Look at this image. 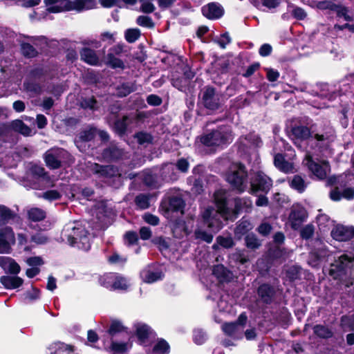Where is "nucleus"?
Returning <instances> with one entry per match:
<instances>
[{"mask_svg":"<svg viewBox=\"0 0 354 354\" xmlns=\"http://www.w3.org/2000/svg\"><path fill=\"white\" fill-rule=\"evenodd\" d=\"M123 52L122 46L117 45L111 47L105 57V64L112 68L124 69L125 66L124 62L117 57Z\"/></svg>","mask_w":354,"mask_h":354,"instance_id":"11","label":"nucleus"},{"mask_svg":"<svg viewBox=\"0 0 354 354\" xmlns=\"http://www.w3.org/2000/svg\"><path fill=\"white\" fill-rule=\"evenodd\" d=\"M95 0H71V10L81 12L86 10L95 8Z\"/></svg>","mask_w":354,"mask_h":354,"instance_id":"20","label":"nucleus"},{"mask_svg":"<svg viewBox=\"0 0 354 354\" xmlns=\"http://www.w3.org/2000/svg\"><path fill=\"white\" fill-rule=\"evenodd\" d=\"M28 218L34 222H38L46 218L44 210L38 207H32L27 211Z\"/></svg>","mask_w":354,"mask_h":354,"instance_id":"26","label":"nucleus"},{"mask_svg":"<svg viewBox=\"0 0 354 354\" xmlns=\"http://www.w3.org/2000/svg\"><path fill=\"white\" fill-rule=\"evenodd\" d=\"M234 212L236 214H238L240 211H241L243 209L244 206H248L247 201L241 198H236L234 200Z\"/></svg>","mask_w":354,"mask_h":354,"instance_id":"61","label":"nucleus"},{"mask_svg":"<svg viewBox=\"0 0 354 354\" xmlns=\"http://www.w3.org/2000/svg\"><path fill=\"white\" fill-rule=\"evenodd\" d=\"M81 59L91 65H97L99 58L95 52L90 48H84L80 52Z\"/></svg>","mask_w":354,"mask_h":354,"instance_id":"24","label":"nucleus"},{"mask_svg":"<svg viewBox=\"0 0 354 354\" xmlns=\"http://www.w3.org/2000/svg\"><path fill=\"white\" fill-rule=\"evenodd\" d=\"M95 173L100 174L101 176L111 178L120 176L119 171L116 167L112 165L101 166L95 164L93 167Z\"/></svg>","mask_w":354,"mask_h":354,"instance_id":"19","label":"nucleus"},{"mask_svg":"<svg viewBox=\"0 0 354 354\" xmlns=\"http://www.w3.org/2000/svg\"><path fill=\"white\" fill-rule=\"evenodd\" d=\"M141 277L146 283H153L162 278L160 272H152L149 270H144L141 272Z\"/></svg>","mask_w":354,"mask_h":354,"instance_id":"27","label":"nucleus"},{"mask_svg":"<svg viewBox=\"0 0 354 354\" xmlns=\"http://www.w3.org/2000/svg\"><path fill=\"white\" fill-rule=\"evenodd\" d=\"M306 218V213L304 209H293L289 216V221L292 228L297 230Z\"/></svg>","mask_w":354,"mask_h":354,"instance_id":"18","label":"nucleus"},{"mask_svg":"<svg viewBox=\"0 0 354 354\" xmlns=\"http://www.w3.org/2000/svg\"><path fill=\"white\" fill-rule=\"evenodd\" d=\"M213 273L221 280H227L231 276V273L223 265L214 266Z\"/></svg>","mask_w":354,"mask_h":354,"instance_id":"33","label":"nucleus"},{"mask_svg":"<svg viewBox=\"0 0 354 354\" xmlns=\"http://www.w3.org/2000/svg\"><path fill=\"white\" fill-rule=\"evenodd\" d=\"M62 239L83 250H88L91 246L88 232L79 221L67 223L62 232Z\"/></svg>","mask_w":354,"mask_h":354,"instance_id":"2","label":"nucleus"},{"mask_svg":"<svg viewBox=\"0 0 354 354\" xmlns=\"http://www.w3.org/2000/svg\"><path fill=\"white\" fill-rule=\"evenodd\" d=\"M310 6L313 8H317L320 10H333L336 6L334 3L328 0L322 1H312Z\"/></svg>","mask_w":354,"mask_h":354,"instance_id":"38","label":"nucleus"},{"mask_svg":"<svg viewBox=\"0 0 354 354\" xmlns=\"http://www.w3.org/2000/svg\"><path fill=\"white\" fill-rule=\"evenodd\" d=\"M12 128L17 132L21 133L24 136H30L31 134V129L21 120H17L12 122Z\"/></svg>","mask_w":354,"mask_h":354,"instance_id":"29","label":"nucleus"},{"mask_svg":"<svg viewBox=\"0 0 354 354\" xmlns=\"http://www.w3.org/2000/svg\"><path fill=\"white\" fill-rule=\"evenodd\" d=\"M24 87L27 91L31 92L35 95L39 94L41 92V86L35 83H24Z\"/></svg>","mask_w":354,"mask_h":354,"instance_id":"52","label":"nucleus"},{"mask_svg":"<svg viewBox=\"0 0 354 354\" xmlns=\"http://www.w3.org/2000/svg\"><path fill=\"white\" fill-rule=\"evenodd\" d=\"M47 201H52L58 200L61 198V194L57 190H48L41 194L39 196Z\"/></svg>","mask_w":354,"mask_h":354,"instance_id":"48","label":"nucleus"},{"mask_svg":"<svg viewBox=\"0 0 354 354\" xmlns=\"http://www.w3.org/2000/svg\"><path fill=\"white\" fill-rule=\"evenodd\" d=\"M15 241L14 232L10 227L0 230V253H8L10 244Z\"/></svg>","mask_w":354,"mask_h":354,"instance_id":"12","label":"nucleus"},{"mask_svg":"<svg viewBox=\"0 0 354 354\" xmlns=\"http://www.w3.org/2000/svg\"><path fill=\"white\" fill-rule=\"evenodd\" d=\"M145 222L152 225H157L159 223V218L151 214H145L143 216Z\"/></svg>","mask_w":354,"mask_h":354,"instance_id":"59","label":"nucleus"},{"mask_svg":"<svg viewBox=\"0 0 354 354\" xmlns=\"http://www.w3.org/2000/svg\"><path fill=\"white\" fill-rule=\"evenodd\" d=\"M116 274L113 273H109L104 274L100 278V283L102 286L113 290V284L115 280Z\"/></svg>","mask_w":354,"mask_h":354,"instance_id":"32","label":"nucleus"},{"mask_svg":"<svg viewBox=\"0 0 354 354\" xmlns=\"http://www.w3.org/2000/svg\"><path fill=\"white\" fill-rule=\"evenodd\" d=\"M153 351L158 354H167L169 352V345L165 340L160 339L155 345Z\"/></svg>","mask_w":354,"mask_h":354,"instance_id":"39","label":"nucleus"},{"mask_svg":"<svg viewBox=\"0 0 354 354\" xmlns=\"http://www.w3.org/2000/svg\"><path fill=\"white\" fill-rule=\"evenodd\" d=\"M202 102L208 109H218L221 104V95L214 88L207 86L203 91Z\"/></svg>","mask_w":354,"mask_h":354,"instance_id":"7","label":"nucleus"},{"mask_svg":"<svg viewBox=\"0 0 354 354\" xmlns=\"http://www.w3.org/2000/svg\"><path fill=\"white\" fill-rule=\"evenodd\" d=\"M47 10L50 12H60L71 10V0H44Z\"/></svg>","mask_w":354,"mask_h":354,"instance_id":"13","label":"nucleus"},{"mask_svg":"<svg viewBox=\"0 0 354 354\" xmlns=\"http://www.w3.org/2000/svg\"><path fill=\"white\" fill-rule=\"evenodd\" d=\"M246 322L247 316L245 314L242 313L239 315L236 322L225 324L223 325L222 328L225 334L238 337L242 334Z\"/></svg>","mask_w":354,"mask_h":354,"instance_id":"10","label":"nucleus"},{"mask_svg":"<svg viewBox=\"0 0 354 354\" xmlns=\"http://www.w3.org/2000/svg\"><path fill=\"white\" fill-rule=\"evenodd\" d=\"M140 30L138 28H129L125 31L124 37L129 43H133L140 37Z\"/></svg>","mask_w":354,"mask_h":354,"instance_id":"37","label":"nucleus"},{"mask_svg":"<svg viewBox=\"0 0 354 354\" xmlns=\"http://www.w3.org/2000/svg\"><path fill=\"white\" fill-rule=\"evenodd\" d=\"M332 237L339 241H346L351 239L350 226L336 225L331 231Z\"/></svg>","mask_w":354,"mask_h":354,"instance_id":"15","label":"nucleus"},{"mask_svg":"<svg viewBox=\"0 0 354 354\" xmlns=\"http://www.w3.org/2000/svg\"><path fill=\"white\" fill-rule=\"evenodd\" d=\"M216 243L225 248H230L234 245V240L231 236H218L216 237Z\"/></svg>","mask_w":354,"mask_h":354,"instance_id":"43","label":"nucleus"},{"mask_svg":"<svg viewBox=\"0 0 354 354\" xmlns=\"http://www.w3.org/2000/svg\"><path fill=\"white\" fill-rule=\"evenodd\" d=\"M46 172L44 168L39 165H32L28 170V174L35 178L45 177Z\"/></svg>","mask_w":354,"mask_h":354,"instance_id":"44","label":"nucleus"},{"mask_svg":"<svg viewBox=\"0 0 354 354\" xmlns=\"http://www.w3.org/2000/svg\"><path fill=\"white\" fill-rule=\"evenodd\" d=\"M149 327L147 325H138L137 326V335L139 339H145L147 337L149 334Z\"/></svg>","mask_w":354,"mask_h":354,"instance_id":"53","label":"nucleus"},{"mask_svg":"<svg viewBox=\"0 0 354 354\" xmlns=\"http://www.w3.org/2000/svg\"><path fill=\"white\" fill-rule=\"evenodd\" d=\"M214 203L217 210L214 207H208L202 212L203 222L207 227L216 232L222 228V222L220 217L228 218L230 210L227 207L226 194L223 190H218L214 193Z\"/></svg>","mask_w":354,"mask_h":354,"instance_id":"1","label":"nucleus"},{"mask_svg":"<svg viewBox=\"0 0 354 354\" xmlns=\"http://www.w3.org/2000/svg\"><path fill=\"white\" fill-rule=\"evenodd\" d=\"M247 171L243 165L233 163L226 174V180L234 189L243 192L247 188Z\"/></svg>","mask_w":354,"mask_h":354,"instance_id":"3","label":"nucleus"},{"mask_svg":"<svg viewBox=\"0 0 354 354\" xmlns=\"http://www.w3.org/2000/svg\"><path fill=\"white\" fill-rule=\"evenodd\" d=\"M184 206L185 204L182 198L179 197H173L169 201L168 209L176 212L180 211L181 213H183Z\"/></svg>","mask_w":354,"mask_h":354,"instance_id":"34","label":"nucleus"},{"mask_svg":"<svg viewBox=\"0 0 354 354\" xmlns=\"http://www.w3.org/2000/svg\"><path fill=\"white\" fill-rule=\"evenodd\" d=\"M147 102L150 105L158 106L162 103V100L156 95H150L147 97Z\"/></svg>","mask_w":354,"mask_h":354,"instance_id":"62","label":"nucleus"},{"mask_svg":"<svg viewBox=\"0 0 354 354\" xmlns=\"http://www.w3.org/2000/svg\"><path fill=\"white\" fill-rule=\"evenodd\" d=\"M21 52L26 57H32L36 56V50L29 44L23 43L21 44Z\"/></svg>","mask_w":354,"mask_h":354,"instance_id":"49","label":"nucleus"},{"mask_svg":"<svg viewBox=\"0 0 354 354\" xmlns=\"http://www.w3.org/2000/svg\"><path fill=\"white\" fill-rule=\"evenodd\" d=\"M66 155V151L62 149H50L45 153L46 164L50 169H57L61 167V162Z\"/></svg>","mask_w":354,"mask_h":354,"instance_id":"9","label":"nucleus"},{"mask_svg":"<svg viewBox=\"0 0 354 354\" xmlns=\"http://www.w3.org/2000/svg\"><path fill=\"white\" fill-rule=\"evenodd\" d=\"M353 262L354 257H348L346 254L341 255L331 265V268L329 270L330 276L334 279L341 278L343 274L346 273L347 270L351 268Z\"/></svg>","mask_w":354,"mask_h":354,"instance_id":"4","label":"nucleus"},{"mask_svg":"<svg viewBox=\"0 0 354 354\" xmlns=\"http://www.w3.org/2000/svg\"><path fill=\"white\" fill-rule=\"evenodd\" d=\"M313 330L315 334L322 338H329L333 335V332L328 327L322 325H316Z\"/></svg>","mask_w":354,"mask_h":354,"instance_id":"36","label":"nucleus"},{"mask_svg":"<svg viewBox=\"0 0 354 354\" xmlns=\"http://www.w3.org/2000/svg\"><path fill=\"white\" fill-rule=\"evenodd\" d=\"M267 72V78L270 82L276 81L279 77V73L273 68H266Z\"/></svg>","mask_w":354,"mask_h":354,"instance_id":"60","label":"nucleus"},{"mask_svg":"<svg viewBox=\"0 0 354 354\" xmlns=\"http://www.w3.org/2000/svg\"><path fill=\"white\" fill-rule=\"evenodd\" d=\"M272 230V226L268 223H262L257 228L258 232L263 235H268Z\"/></svg>","mask_w":354,"mask_h":354,"instance_id":"55","label":"nucleus"},{"mask_svg":"<svg viewBox=\"0 0 354 354\" xmlns=\"http://www.w3.org/2000/svg\"><path fill=\"white\" fill-rule=\"evenodd\" d=\"M123 327L119 322H113L109 330V333L111 335H114L117 333L122 331Z\"/></svg>","mask_w":354,"mask_h":354,"instance_id":"57","label":"nucleus"},{"mask_svg":"<svg viewBox=\"0 0 354 354\" xmlns=\"http://www.w3.org/2000/svg\"><path fill=\"white\" fill-rule=\"evenodd\" d=\"M274 163L276 167L283 172L289 173L294 171L292 163L286 161L281 154L277 153L275 155Z\"/></svg>","mask_w":354,"mask_h":354,"instance_id":"21","label":"nucleus"},{"mask_svg":"<svg viewBox=\"0 0 354 354\" xmlns=\"http://www.w3.org/2000/svg\"><path fill=\"white\" fill-rule=\"evenodd\" d=\"M196 239H201L208 243H211L213 240V235L208 234L202 230H197L195 232Z\"/></svg>","mask_w":354,"mask_h":354,"instance_id":"50","label":"nucleus"},{"mask_svg":"<svg viewBox=\"0 0 354 354\" xmlns=\"http://www.w3.org/2000/svg\"><path fill=\"white\" fill-rule=\"evenodd\" d=\"M0 281L4 287L9 289L17 288L22 285L23 279L16 276H3Z\"/></svg>","mask_w":354,"mask_h":354,"instance_id":"23","label":"nucleus"},{"mask_svg":"<svg viewBox=\"0 0 354 354\" xmlns=\"http://www.w3.org/2000/svg\"><path fill=\"white\" fill-rule=\"evenodd\" d=\"M250 183L252 192L261 191L267 193L272 186V180L267 175L261 171L255 174Z\"/></svg>","mask_w":354,"mask_h":354,"instance_id":"8","label":"nucleus"},{"mask_svg":"<svg viewBox=\"0 0 354 354\" xmlns=\"http://www.w3.org/2000/svg\"><path fill=\"white\" fill-rule=\"evenodd\" d=\"M125 239L129 245H133L138 241V235L136 232H128L125 234Z\"/></svg>","mask_w":354,"mask_h":354,"instance_id":"64","label":"nucleus"},{"mask_svg":"<svg viewBox=\"0 0 354 354\" xmlns=\"http://www.w3.org/2000/svg\"><path fill=\"white\" fill-rule=\"evenodd\" d=\"M129 286L128 281L124 277L116 274L113 290H127Z\"/></svg>","mask_w":354,"mask_h":354,"instance_id":"40","label":"nucleus"},{"mask_svg":"<svg viewBox=\"0 0 354 354\" xmlns=\"http://www.w3.org/2000/svg\"><path fill=\"white\" fill-rule=\"evenodd\" d=\"M15 217V214L8 207L0 205V226Z\"/></svg>","mask_w":354,"mask_h":354,"instance_id":"30","label":"nucleus"},{"mask_svg":"<svg viewBox=\"0 0 354 354\" xmlns=\"http://www.w3.org/2000/svg\"><path fill=\"white\" fill-rule=\"evenodd\" d=\"M0 267L6 272L17 274L20 272L19 265L8 257H0Z\"/></svg>","mask_w":354,"mask_h":354,"instance_id":"16","label":"nucleus"},{"mask_svg":"<svg viewBox=\"0 0 354 354\" xmlns=\"http://www.w3.org/2000/svg\"><path fill=\"white\" fill-rule=\"evenodd\" d=\"M230 132L220 130L214 131L201 138V141L206 146H220L232 140Z\"/></svg>","mask_w":354,"mask_h":354,"instance_id":"5","label":"nucleus"},{"mask_svg":"<svg viewBox=\"0 0 354 354\" xmlns=\"http://www.w3.org/2000/svg\"><path fill=\"white\" fill-rule=\"evenodd\" d=\"M130 347L131 344L128 343L112 341L111 346L109 348L105 347V349L114 353H121L127 351Z\"/></svg>","mask_w":354,"mask_h":354,"instance_id":"28","label":"nucleus"},{"mask_svg":"<svg viewBox=\"0 0 354 354\" xmlns=\"http://www.w3.org/2000/svg\"><path fill=\"white\" fill-rule=\"evenodd\" d=\"M80 106L83 109H89L91 110H95L97 107V101L94 97L84 98L80 102Z\"/></svg>","mask_w":354,"mask_h":354,"instance_id":"46","label":"nucleus"},{"mask_svg":"<svg viewBox=\"0 0 354 354\" xmlns=\"http://www.w3.org/2000/svg\"><path fill=\"white\" fill-rule=\"evenodd\" d=\"M290 136L296 144L297 141L308 139L310 136V131L307 127L296 125L292 128Z\"/></svg>","mask_w":354,"mask_h":354,"instance_id":"17","label":"nucleus"},{"mask_svg":"<svg viewBox=\"0 0 354 354\" xmlns=\"http://www.w3.org/2000/svg\"><path fill=\"white\" fill-rule=\"evenodd\" d=\"M135 138H136L137 142L140 145H148L149 143H151L153 140L151 134L142 131L136 133L135 135Z\"/></svg>","mask_w":354,"mask_h":354,"instance_id":"42","label":"nucleus"},{"mask_svg":"<svg viewBox=\"0 0 354 354\" xmlns=\"http://www.w3.org/2000/svg\"><path fill=\"white\" fill-rule=\"evenodd\" d=\"M73 348L71 346L63 343L55 344V351L53 354H71Z\"/></svg>","mask_w":354,"mask_h":354,"instance_id":"45","label":"nucleus"},{"mask_svg":"<svg viewBox=\"0 0 354 354\" xmlns=\"http://www.w3.org/2000/svg\"><path fill=\"white\" fill-rule=\"evenodd\" d=\"M136 23L143 27L152 28L154 27V23L151 18L148 16L141 15L139 16L136 19Z\"/></svg>","mask_w":354,"mask_h":354,"instance_id":"47","label":"nucleus"},{"mask_svg":"<svg viewBox=\"0 0 354 354\" xmlns=\"http://www.w3.org/2000/svg\"><path fill=\"white\" fill-rule=\"evenodd\" d=\"M301 236L303 239H308L314 234V227L312 225H307L301 230Z\"/></svg>","mask_w":354,"mask_h":354,"instance_id":"51","label":"nucleus"},{"mask_svg":"<svg viewBox=\"0 0 354 354\" xmlns=\"http://www.w3.org/2000/svg\"><path fill=\"white\" fill-rule=\"evenodd\" d=\"M253 227L252 223L250 221L242 219L237 223L234 229V234L240 239L244 234L250 231Z\"/></svg>","mask_w":354,"mask_h":354,"instance_id":"22","label":"nucleus"},{"mask_svg":"<svg viewBox=\"0 0 354 354\" xmlns=\"http://www.w3.org/2000/svg\"><path fill=\"white\" fill-rule=\"evenodd\" d=\"M292 15L295 18L300 20L305 19L307 16L306 11L303 8L299 7H297L293 10Z\"/></svg>","mask_w":354,"mask_h":354,"instance_id":"63","label":"nucleus"},{"mask_svg":"<svg viewBox=\"0 0 354 354\" xmlns=\"http://www.w3.org/2000/svg\"><path fill=\"white\" fill-rule=\"evenodd\" d=\"M48 240V237L42 233H37L31 237V241L37 244L46 243Z\"/></svg>","mask_w":354,"mask_h":354,"instance_id":"56","label":"nucleus"},{"mask_svg":"<svg viewBox=\"0 0 354 354\" xmlns=\"http://www.w3.org/2000/svg\"><path fill=\"white\" fill-rule=\"evenodd\" d=\"M137 206L142 209H147L149 207V196L145 194H140L136 196L135 199Z\"/></svg>","mask_w":354,"mask_h":354,"instance_id":"41","label":"nucleus"},{"mask_svg":"<svg viewBox=\"0 0 354 354\" xmlns=\"http://www.w3.org/2000/svg\"><path fill=\"white\" fill-rule=\"evenodd\" d=\"M202 12L209 19H217L223 15L224 10L219 3L212 2L204 6Z\"/></svg>","mask_w":354,"mask_h":354,"instance_id":"14","label":"nucleus"},{"mask_svg":"<svg viewBox=\"0 0 354 354\" xmlns=\"http://www.w3.org/2000/svg\"><path fill=\"white\" fill-rule=\"evenodd\" d=\"M127 120V116H124L122 120H117L115 123V128L120 133H123L127 128L126 120Z\"/></svg>","mask_w":354,"mask_h":354,"instance_id":"58","label":"nucleus"},{"mask_svg":"<svg viewBox=\"0 0 354 354\" xmlns=\"http://www.w3.org/2000/svg\"><path fill=\"white\" fill-rule=\"evenodd\" d=\"M259 295L268 302L273 295V289L268 284L261 285L258 289Z\"/></svg>","mask_w":354,"mask_h":354,"instance_id":"35","label":"nucleus"},{"mask_svg":"<svg viewBox=\"0 0 354 354\" xmlns=\"http://www.w3.org/2000/svg\"><path fill=\"white\" fill-rule=\"evenodd\" d=\"M245 242L246 247L251 250H256L261 245V241L254 234H248L245 238Z\"/></svg>","mask_w":354,"mask_h":354,"instance_id":"31","label":"nucleus"},{"mask_svg":"<svg viewBox=\"0 0 354 354\" xmlns=\"http://www.w3.org/2000/svg\"><path fill=\"white\" fill-rule=\"evenodd\" d=\"M304 162L308 169L319 179L325 178L330 172V168L327 161L316 162L313 161L312 157L308 154L306 156Z\"/></svg>","mask_w":354,"mask_h":354,"instance_id":"6","label":"nucleus"},{"mask_svg":"<svg viewBox=\"0 0 354 354\" xmlns=\"http://www.w3.org/2000/svg\"><path fill=\"white\" fill-rule=\"evenodd\" d=\"M289 185L291 188L295 189L299 193H302L307 187L308 183L301 176L295 175L289 180Z\"/></svg>","mask_w":354,"mask_h":354,"instance_id":"25","label":"nucleus"},{"mask_svg":"<svg viewBox=\"0 0 354 354\" xmlns=\"http://www.w3.org/2000/svg\"><path fill=\"white\" fill-rule=\"evenodd\" d=\"M95 132L96 129L90 128L89 129L83 131L80 138L83 141H89L94 138Z\"/></svg>","mask_w":354,"mask_h":354,"instance_id":"54","label":"nucleus"}]
</instances>
